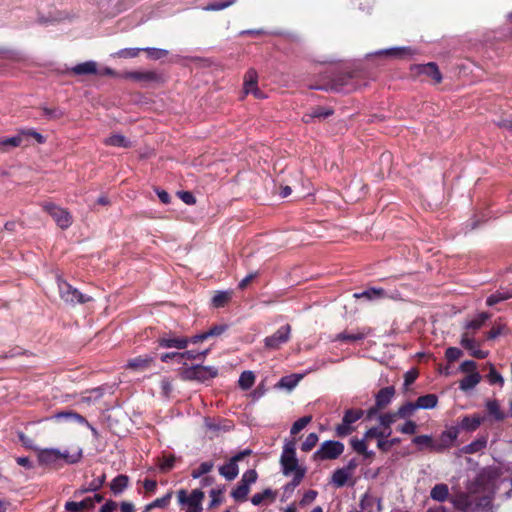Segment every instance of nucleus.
Masks as SVG:
<instances>
[{"label":"nucleus","mask_w":512,"mask_h":512,"mask_svg":"<svg viewBox=\"0 0 512 512\" xmlns=\"http://www.w3.org/2000/svg\"><path fill=\"white\" fill-rule=\"evenodd\" d=\"M280 462L284 475H293V486L299 485L305 475V469L298 464L293 442L284 445Z\"/></svg>","instance_id":"1"},{"label":"nucleus","mask_w":512,"mask_h":512,"mask_svg":"<svg viewBox=\"0 0 512 512\" xmlns=\"http://www.w3.org/2000/svg\"><path fill=\"white\" fill-rule=\"evenodd\" d=\"M30 138H33L39 144L45 142L42 134L33 129H26L20 130L15 136L0 139V149L8 151L10 147L28 146Z\"/></svg>","instance_id":"2"},{"label":"nucleus","mask_w":512,"mask_h":512,"mask_svg":"<svg viewBox=\"0 0 512 512\" xmlns=\"http://www.w3.org/2000/svg\"><path fill=\"white\" fill-rule=\"evenodd\" d=\"M390 435L391 430L388 431L385 428L380 430L377 427H373L365 432L362 439L352 438L350 444L357 453L362 454L365 457H371L374 455V453L367 449V442L374 438H376L377 440L384 439L389 437Z\"/></svg>","instance_id":"3"},{"label":"nucleus","mask_w":512,"mask_h":512,"mask_svg":"<svg viewBox=\"0 0 512 512\" xmlns=\"http://www.w3.org/2000/svg\"><path fill=\"white\" fill-rule=\"evenodd\" d=\"M204 492L194 489L190 494L181 489L177 492L178 503L185 512H202Z\"/></svg>","instance_id":"4"},{"label":"nucleus","mask_w":512,"mask_h":512,"mask_svg":"<svg viewBox=\"0 0 512 512\" xmlns=\"http://www.w3.org/2000/svg\"><path fill=\"white\" fill-rule=\"evenodd\" d=\"M343 451L344 445L341 442L329 440L321 444L314 456L321 460L336 459L343 453Z\"/></svg>","instance_id":"5"},{"label":"nucleus","mask_w":512,"mask_h":512,"mask_svg":"<svg viewBox=\"0 0 512 512\" xmlns=\"http://www.w3.org/2000/svg\"><path fill=\"white\" fill-rule=\"evenodd\" d=\"M218 371L212 366H194L184 371V376L187 379L198 380L201 382L207 381L216 377Z\"/></svg>","instance_id":"6"},{"label":"nucleus","mask_w":512,"mask_h":512,"mask_svg":"<svg viewBox=\"0 0 512 512\" xmlns=\"http://www.w3.org/2000/svg\"><path fill=\"white\" fill-rule=\"evenodd\" d=\"M290 334V325L287 324L280 327L273 335L265 338L264 343L266 348L271 350L279 349L283 344L289 341Z\"/></svg>","instance_id":"7"},{"label":"nucleus","mask_w":512,"mask_h":512,"mask_svg":"<svg viewBox=\"0 0 512 512\" xmlns=\"http://www.w3.org/2000/svg\"><path fill=\"white\" fill-rule=\"evenodd\" d=\"M251 453L250 450H244L230 459V461L219 468V473L227 480H233L239 473L237 462Z\"/></svg>","instance_id":"8"},{"label":"nucleus","mask_w":512,"mask_h":512,"mask_svg":"<svg viewBox=\"0 0 512 512\" xmlns=\"http://www.w3.org/2000/svg\"><path fill=\"white\" fill-rule=\"evenodd\" d=\"M91 300L92 298L89 295L84 294L78 289L66 284V306L84 305Z\"/></svg>","instance_id":"9"},{"label":"nucleus","mask_w":512,"mask_h":512,"mask_svg":"<svg viewBox=\"0 0 512 512\" xmlns=\"http://www.w3.org/2000/svg\"><path fill=\"white\" fill-rule=\"evenodd\" d=\"M460 344L470 351L471 356L478 358V359H484L488 356L487 351H483L478 348L475 340L473 339L472 335L469 332H464L462 334Z\"/></svg>","instance_id":"10"},{"label":"nucleus","mask_w":512,"mask_h":512,"mask_svg":"<svg viewBox=\"0 0 512 512\" xmlns=\"http://www.w3.org/2000/svg\"><path fill=\"white\" fill-rule=\"evenodd\" d=\"M411 69L415 74H424L431 77L435 83H440L442 80V75L437 65L433 62L427 64L414 65Z\"/></svg>","instance_id":"11"},{"label":"nucleus","mask_w":512,"mask_h":512,"mask_svg":"<svg viewBox=\"0 0 512 512\" xmlns=\"http://www.w3.org/2000/svg\"><path fill=\"white\" fill-rule=\"evenodd\" d=\"M158 343L163 348H177L184 349L189 344V339L186 337H176L173 335H163L159 338Z\"/></svg>","instance_id":"12"},{"label":"nucleus","mask_w":512,"mask_h":512,"mask_svg":"<svg viewBox=\"0 0 512 512\" xmlns=\"http://www.w3.org/2000/svg\"><path fill=\"white\" fill-rule=\"evenodd\" d=\"M414 50L409 47H393L388 49H383L376 52V55L385 56L394 59H404L411 57L414 54Z\"/></svg>","instance_id":"13"},{"label":"nucleus","mask_w":512,"mask_h":512,"mask_svg":"<svg viewBox=\"0 0 512 512\" xmlns=\"http://www.w3.org/2000/svg\"><path fill=\"white\" fill-rule=\"evenodd\" d=\"M355 464L350 462L347 467L337 469L332 475V483L337 487L344 486L351 478Z\"/></svg>","instance_id":"14"},{"label":"nucleus","mask_w":512,"mask_h":512,"mask_svg":"<svg viewBox=\"0 0 512 512\" xmlns=\"http://www.w3.org/2000/svg\"><path fill=\"white\" fill-rule=\"evenodd\" d=\"M64 455L55 449H43L39 450L38 459L41 463L49 465L57 460H60Z\"/></svg>","instance_id":"15"},{"label":"nucleus","mask_w":512,"mask_h":512,"mask_svg":"<svg viewBox=\"0 0 512 512\" xmlns=\"http://www.w3.org/2000/svg\"><path fill=\"white\" fill-rule=\"evenodd\" d=\"M71 72L76 75L97 74L98 64L95 61L83 62L72 67Z\"/></svg>","instance_id":"16"},{"label":"nucleus","mask_w":512,"mask_h":512,"mask_svg":"<svg viewBox=\"0 0 512 512\" xmlns=\"http://www.w3.org/2000/svg\"><path fill=\"white\" fill-rule=\"evenodd\" d=\"M124 77L126 79H130L137 82H150L154 81L157 76L154 72L151 71H133L127 72Z\"/></svg>","instance_id":"17"},{"label":"nucleus","mask_w":512,"mask_h":512,"mask_svg":"<svg viewBox=\"0 0 512 512\" xmlns=\"http://www.w3.org/2000/svg\"><path fill=\"white\" fill-rule=\"evenodd\" d=\"M394 396V388L386 387L381 389L376 395V404L379 408L388 405Z\"/></svg>","instance_id":"18"},{"label":"nucleus","mask_w":512,"mask_h":512,"mask_svg":"<svg viewBox=\"0 0 512 512\" xmlns=\"http://www.w3.org/2000/svg\"><path fill=\"white\" fill-rule=\"evenodd\" d=\"M94 507L92 498H86L80 502H66V511L77 512L85 511Z\"/></svg>","instance_id":"19"},{"label":"nucleus","mask_w":512,"mask_h":512,"mask_svg":"<svg viewBox=\"0 0 512 512\" xmlns=\"http://www.w3.org/2000/svg\"><path fill=\"white\" fill-rule=\"evenodd\" d=\"M490 318V315L488 313H480L478 314L474 319H471L466 322L465 324V332H469L470 330L476 331L480 329L484 323Z\"/></svg>","instance_id":"20"},{"label":"nucleus","mask_w":512,"mask_h":512,"mask_svg":"<svg viewBox=\"0 0 512 512\" xmlns=\"http://www.w3.org/2000/svg\"><path fill=\"white\" fill-rule=\"evenodd\" d=\"M458 436V430L456 428H450L444 431L441 435V444L437 446V451H440L446 447L452 445Z\"/></svg>","instance_id":"21"},{"label":"nucleus","mask_w":512,"mask_h":512,"mask_svg":"<svg viewBox=\"0 0 512 512\" xmlns=\"http://www.w3.org/2000/svg\"><path fill=\"white\" fill-rule=\"evenodd\" d=\"M437 403L438 398L435 394L420 396L416 401L418 409H433L437 406Z\"/></svg>","instance_id":"22"},{"label":"nucleus","mask_w":512,"mask_h":512,"mask_svg":"<svg viewBox=\"0 0 512 512\" xmlns=\"http://www.w3.org/2000/svg\"><path fill=\"white\" fill-rule=\"evenodd\" d=\"M481 380V376L478 372L470 373L460 381V389L468 391L473 389Z\"/></svg>","instance_id":"23"},{"label":"nucleus","mask_w":512,"mask_h":512,"mask_svg":"<svg viewBox=\"0 0 512 512\" xmlns=\"http://www.w3.org/2000/svg\"><path fill=\"white\" fill-rule=\"evenodd\" d=\"M258 75L257 72L253 69H250L246 72L244 76L243 89L245 94H250L251 90L254 87H257Z\"/></svg>","instance_id":"24"},{"label":"nucleus","mask_w":512,"mask_h":512,"mask_svg":"<svg viewBox=\"0 0 512 512\" xmlns=\"http://www.w3.org/2000/svg\"><path fill=\"white\" fill-rule=\"evenodd\" d=\"M483 422V417L480 415L466 416L461 421V427L468 431L476 430Z\"/></svg>","instance_id":"25"},{"label":"nucleus","mask_w":512,"mask_h":512,"mask_svg":"<svg viewBox=\"0 0 512 512\" xmlns=\"http://www.w3.org/2000/svg\"><path fill=\"white\" fill-rule=\"evenodd\" d=\"M152 360L153 359L149 356H139L134 359H131L128 362L127 366L131 369L141 371V370L148 368L150 366Z\"/></svg>","instance_id":"26"},{"label":"nucleus","mask_w":512,"mask_h":512,"mask_svg":"<svg viewBox=\"0 0 512 512\" xmlns=\"http://www.w3.org/2000/svg\"><path fill=\"white\" fill-rule=\"evenodd\" d=\"M44 210L47 211L57 222L58 226L63 228L64 227V220L62 218L63 210L60 207H57L53 203H46L43 206Z\"/></svg>","instance_id":"27"},{"label":"nucleus","mask_w":512,"mask_h":512,"mask_svg":"<svg viewBox=\"0 0 512 512\" xmlns=\"http://www.w3.org/2000/svg\"><path fill=\"white\" fill-rule=\"evenodd\" d=\"M127 485L128 477L125 475H119L112 480L110 488L114 494H120L126 489Z\"/></svg>","instance_id":"28"},{"label":"nucleus","mask_w":512,"mask_h":512,"mask_svg":"<svg viewBox=\"0 0 512 512\" xmlns=\"http://www.w3.org/2000/svg\"><path fill=\"white\" fill-rule=\"evenodd\" d=\"M106 145L127 148L130 146V142L123 135L113 134L104 140Z\"/></svg>","instance_id":"29"},{"label":"nucleus","mask_w":512,"mask_h":512,"mask_svg":"<svg viewBox=\"0 0 512 512\" xmlns=\"http://www.w3.org/2000/svg\"><path fill=\"white\" fill-rule=\"evenodd\" d=\"M366 336V333L363 331H358L356 333H348V332H341L337 334L332 341H358L362 340Z\"/></svg>","instance_id":"30"},{"label":"nucleus","mask_w":512,"mask_h":512,"mask_svg":"<svg viewBox=\"0 0 512 512\" xmlns=\"http://www.w3.org/2000/svg\"><path fill=\"white\" fill-rule=\"evenodd\" d=\"M356 298H366L367 300H374L385 297V291L379 288H371L362 293H355Z\"/></svg>","instance_id":"31"},{"label":"nucleus","mask_w":512,"mask_h":512,"mask_svg":"<svg viewBox=\"0 0 512 512\" xmlns=\"http://www.w3.org/2000/svg\"><path fill=\"white\" fill-rule=\"evenodd\" d=\"M376 502H377V509H378V511H380V509H381L380 501L369 494H364L360 501V507L362 509L361 512H371L372 507Z\"/></svg>","instance_id":"32"},{"label":"nucleus","mask_w":512,"mask_h":512,"mask_svg":"<svg viewBox=\"0 0 512 512\" xmlns=\"http://www.w3.org/2000/svg\"><path fill=\"white\" fill-rule=\"evenodd\" d=\"M255 375L252 371H244L241 373L238 383L243 390H247L253 386Z\"/></svg>","instance_id":"33"},{"label":"nucleus","mask_w":512,"mask_h":512,"mask_svg":"<svg viewBox=\"0 0 512 512\" xmlns=\"http://www.w3.org/2000/svg\"><path fill=\"white\" fill-rule=\"evenodd\" d=\"M431 498L437 501H444L448 496V487L445 484H437L431 490Z\"/></svg>","instance_id":"34"},{"label":"nucleus","mask_w":512,"mask_h":512,"mask_svg":"<svg viewBox=\"0 0 512 512\" xmlns=\"http://www.w3.org/2000/svg\"><path fill=\"white\" fill-rule=\"evenodd\" d=\"M301 379H302L301 375L285 376V377L281 378V380L279 381V387L286 388L288 390H292L294 387H296V385L298 384V382Z\"/></svg>","instance_id":"35"},{"label":"nucleus","mask_w":512,"mask_h":512,"mask_svg":"<svg viewBox=\"0 0 512 512\" xmlns=\"http://www.w3.org/2000/svg\"><path fill=\"white\" fill-rule=\"evenodd\" d=\"M249 491L250 487L240 482L238 486L232 491L231 495L236 501H244Z\"/></svg>","instance_id":"36"},{"label":"nucleus","mask_w":512,"mask_h":512,"mask_svg":"<svg viewBox=\"0 0 512 512\" xmlns=\"http://www.w3.org/2000/svg\"><path fill=\"white\" fill-rule=\"evenodd\" d=\"M417 409L418 408H417L416 402L415 403L408 402V403L402 405L401 407H399L397 414H398L399 418H409L415 413V411Z\"/></svg>","instance_id":"37"},{"label":"nucleus","mask_w":512,"mask_h":512,"mask_svg":"<svg viewBox=\"0 0 512 512\" xmlns=\"http://www.w3.org/2000/svg\"><path fill=\"white\" fill-rule=\"evenodd\" d=\"M236 0L215 1L203 7L204 11H220L233 5Z\"/></svg>","instance_id":"38"},{"label":"nucleus","mask_w":512,"mask_h":512,"mask_svg":"<svg viewBox=\"0 0 512 512\" xmlns=\"http://www.w3.org/2000/svg\"><path fill=\"white\" fill-rule=\"evenodd\" d=\"M397 412L395 413H385L379 416V423L380 425L385 428L386 430H391L390 426L396 422L398 419Z\"/></svg>","instance_id":"39"},{"label":"nucleus","mask_w":512,"mask_h":512,"mask_svg":"<svg viewBox=\"0 0 512 512\" xmlns=\"http://www.w3.org/2000/svg\"><path fill=\"white\" fill-rule=\"evenodd\" d=\"M65 417L66 422L79 423L86 430L91 429L93 432H95L94 428H92L82 416L76 413L66 412Z\"/></svg>","instance_id":"40"},{"label":"nucleus","mask_w":512,"mask_h":512,"mask_svg":"<svg viewBox=\"0 0 512 512\" xmlns=\"http://www.w3.org/2000/svg\"><path fill=\"white\" fill-rule=\"evenodd\" d=\"M511 297H512V292H497L495 294L490 295L487 298L486 303L488 306H493L496 303L510 299Z\"/></svg>","instance_id":"41"},{"label":"nucleus","mask_w":512,"mask_h":512,"mask_svg":"<svg viewBox=\"0 0 512 512\" xmlns=\"http://www.w3.org/2000/svg\"><path fill=\"white\" fill-rule=\"evenodd\" d=\"M486 408L490 415H492L495 419L501 420L504 415L500 410L499 404L495 400H489L486 402Z\"/></svg>","instance_id":"42"},{"label":"nucleus","mask_w":512,"mask_h":512,"mask_svg":"<svg viewBox=\"0 0 512 512\" xmlns=\"http://www.w3.org/2000/svg\"><path fill=\"white\" fill-rule=\"evenodd\" d=\"M413 443L419 446L420 448L430 447L431 449L437 450V446L433 444L432 438L428 435L416 436L413 439Z\"/></svg>","instance_id":"43"},{"label":"nucleus","mask_w":512,"mask_h":512,"mask_svg":"<svg viewBox=\"0 0 512 512\" xmlns=\"http://www.w3.org/2000/svg\"><path fill=\"white\" fill-rule=\"evenodd\" d=\"M140 51L141 49L139 48H125L113 53L111 56L117 58H134L138 56Z\"/></svg>","instance_id":"44"},{"label":"nucleus","mask_w":512,"mask_h":512,"mask_svg":"<svg viewBox=\"0 0 512 512\" xmlns=\"http://www.w3.org/2000/svg\"><path fill=\"white\" fill-rule=\"evenodd\" d=\"M312 420L311 416H304L297 421L291 427V434L295 435L304 429Z\"/></svg>","instance_id":"45"},{"label":"nucleus","mask_w":512,"mask_h":512,"mask_svg":"<svg viewBox=\"0 0 512 512\" xmlns=\"http://www.w3.org/2000/svg\"><path fill=\"white\" fill-rule=\"evenodd\" d=\"M319 438L316 433H310L301 445V450L304 452L310 451L317 444Z\"/></svg>","instance_id":"46"},{"label":"nucleus","mask_w":512,"mask_h":512,"mask_svg":"<svg viewBox=\"0 0 512 512\" xmlns=\"http://www.w3.org/2000/svg\"><path fill=\"white\" fill-rule=\"evenodd\" d=\"M212 468H213L212 462H203L200 464V466L197 469H194L192 471L191 476L194 479L200 478L202 475L210 472L212 470Z\"/></svg>","instance_id":"47"},{"label":"nucleus","mask_w":512,"mask_h":512,"mask_svg":"<svg viewBox=\"0 0 512 512\" xmlns=\"http://www.w3.org/2000/svg\"><path fill=\"white\" fill-rule=\"evenodd\" d=\"M363 416V411L358 409H350L347 410L344 414L343 420H345L346 423L353 424L357 420H359Z\"/></svg>","instance_id":"48"},{"label":"nucleus","mask_w":512,"mask_h":512,"mask_svg":"<svg viewBox=\"0 0 512 512\" xmlns=\"http://www.w3.org/2000/svg\"><path fill=\"white\" fill-rule=\"evenodd\" d=\"M332 113H333V111L329 108L318 107V108L314 109L310 115H306L304 117V120L306 122H308L307 117H309V118H325V117L330 116Z\"/></svg>","instance_id":"49"},{"label":"nucleus","mask_w":512,"mask_h":512,"mask_svg":"<svg viewBox=\"0 0 512 512\" xmlns=\"http://www.w3.org/2000/svg\"><path fill=\"white\" fill-rule=\"evenodd\" d=\"M485 446H486V440H477L475 442L470 443L469 445H466L463 448V451L465 453H475V452H478V451L482 450L483 448H485Z\"/></svg>","instance_id":"50"},{"label":"nucleus","mask_w":512,"mask_h":512,"mask_svg":"<svg viewBox=\"0 0 512 512\" xmlns=\"http://www.w3.org/2000/svg\"><path fill=\"white\" fill-rule=\"evenodd\" d=\"M453 503L458 509L465 510L470 505L471 501L467 495L460 494L453 499Z\"/></svg>","instance_id":"51"},{"label":"nucleus","mask_w":512,"mask_h":512,"mask_svg":"<svg viewBox=\"0 0 512 512\" xmlns=\"http://www.w3.org/2000/svg\"><path fill=\"white\" fill-rule=\"evenodd\" d=\"M487 377L491 384H499L501 387L504 385V378L495 370L492 365Z\"/></svg>","instance_id":"52"},{"label":"nucleus","mask_w":512,"mask_h":512,"mask_svg":"<svg viewBox=\"0 0 512 512\" xmlns=\"http://www.w3.org/2000/svg\"><path fill=\"white\" fill-rule=\"evenodd\" d=\"M230 299V293L228 292H219L213 297V304L215 307L224 306L228 300Z\"/></svg>","instance_id":"53"},{"label":"nucleus","mask_w":512,"mask_h":512,"mask_svg":"<svg viewBox=\"0 0 512 512\" xmlns=\"http://www.w3.org/2000/svg\"><path fill=\"white\" fill-rule=\"evenodd\" d=\"M352 431H353V428H352L351 424L346 423L345 420H342L341 424H339L336 427V434L339 437H345V436L351 434Z\"/></svg>","instance_id":"54"},{"label":"nucleus","mask_w":512,"mask_h":512,"mask_svg":"<svg viewBox=\"0 0 512 512\" xmlns=\"http://www.w3.org/2000/svg\"><path fill=\"white\" fill-rule=\"evenodd\" d=\"M272 496V491L270 489L264 490L262 493H256L252 496L251 502L253 505H260L267 497Z\"/></svg>","instance_id":"55"},{"label":"nucleus","mask_w":512,"mask_h":512,"mask_svg":"<svg viewBox=\"0 0 512 512\" xmlns=\"http://www.w3.org/2000/svg\"><path fill=\"white\" fill-rule=\"evenodd\" d=\"M257 480V473L255 470H248L246 471L241 479V483L246 484L247 486H251L253 483H255Z\"/></svg>","instance_id":"56"},{"label":"nucleus","mask_w":512,"mask_h":512,"mask_svg":"<svg viewBox=\"0 0 512 512\" xmlns=\"http://www.w3.org/2000/svg\"><path fill=\"white\" fill-rule=\"evenodd\" d=\"M174 463H175V457L174 456H172V455L164 456L160 460L159 467H160V469L162 471H168V470L173 468Z\"/></svg>","instance_id":"57"},{"label":"nucleus","mask_w":512,"mask_h":512,"mask_svg":"<svg viewBox=\"0 0 512 512\" xmlns=\"http://www.w3.org/2000/svg\"><path fill=\"white\" fill-rule=\"evenodd\" d=\"M398 430L403 434H414L417 430V425L414 421L408 420L399 426Z\"/></svg>","instance_id":"58"},{"label":"nucleus","mask_w":512,"mask_h":512,"mask_svg":"<svg viewBox=\"0 0 512 512\" xmlns=\"http://www.w3.org/2000/svg\"><path fill=\"white\" fill-rule=\"evenodd\" d=\"M147 52L148 56L152 59H160L165 57L168 54V51L164 49H157V48H145L143 49Z\"/></svg>","instance_id":"59"},{"label":"nucleus","mask_w":512,"mask_h":512,"mask_svg":"<svg viewBox=\"0 0 512 512\" xmlns=\"http://www.w3.org/2000/svg\"><path fill=\"white\" fill-rule=\"evenodd\" d=\"M18 438L23 446L33 450H39V448L34 444L33 440L23 432L18 433Z\"/></svg>","instance_id":"60"},{"label":"nucleus","mask_w":512,"mask_h":512,"mask_svg":"<svg viewBox=\"0 0 512 512\" xmlns=\"http://www.w3.org/2000/svg\"><path fill=\"white\" fill-rule=\"evenodd\" d=\"M81 457L82 449L76 448L75 450L66 453V462L76 463L81 459Z\"/></svg>","instance_id":"61"},{"label":"nucleus","mask_w":512,"mask_h":512,"mask_svg":"<svg viewBox=\"0 0 512 512\" xmlns=\"http://www.w3.org/2000/svg\"><path fill=\"white\" fill-rule=\"evenodd\" d=\"M445 356L449 361H455L462 356V351L456 347H449L445 352Z\"/></svg>","instance_id":"62"},{"label":"nucleus","mask_w":512,"mask_h":512,"mask_svg":"<svg viewBox=\"0 0 512 512\" xmlns=\"http://www.w3.org/2000/svg\"><path fill=\"white\" fill-rule=\"evenodd\" d=\"M316 497H317V492L314 490H309L303 495L302 499L300 500V505L302 507H304V506L312 503L316 499Z\"/></svg>","instance_id":"63"},{"label":"nucleus","mask_w":512,"mask_h":512,"mask_svg":"<svg viewBox=\"0 0 512 512\" xmlns=\"http://www.w3.org/2000/svg\"><path fill=\"white\" fill-rule=\"evenodd\" d=\"M105 482V475H102L100 477H98L97 479H94L88 486L87 489H85V491H97L98 489H100L103 484Z\"/></svg>","instance_id":"64"}]
</instances>
